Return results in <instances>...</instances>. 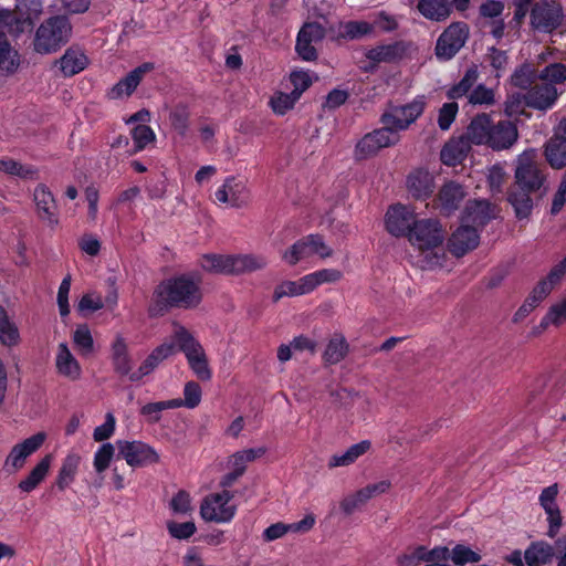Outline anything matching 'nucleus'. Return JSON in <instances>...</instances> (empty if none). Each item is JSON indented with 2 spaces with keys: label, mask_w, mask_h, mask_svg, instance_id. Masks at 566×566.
<instances>
[{
  "label": "nucleus",
  "mask_w": 566,
  "mask_h": 566,
  "mask_svg": "<svg viewBox=\"0 0 566 566\" xmlns=\"http://www.w3.org/2000/svg\"><path fill=\"white\" fill-rule=\"evenodd\" d=\"M201 301L200 280L189 274H181L164 280L156 286L148 311L150 315L156 316L170 307L195 308Z\"/></svg>",
  "instance_id": "f257e3e1"
},
{
  "label": "nucleus",
  "mask_w": 566,
  "mask_h": 566,
  "mask_svg": "<svg viewBox=\"0 0 566 566\" xmlns=\"http://www.w3.org/2000/svg\"><path fill=\"white\" fill-rule=\"evenodd\" d=\"M446 231L437 219H420L409 232L408 241L417 251V264L422 269H439L447 264L443 248Z\"/></svg>",
  "instance_id": "f03ea898"
},
{
  "label": "nucleus",
  "mask_w": 566,
  "mask_h": 566,
  "mask_svg": "<svg viewBox=\"0 0 566 566\" xmlns=\"http://www.w3.org/2000/svg\"><path fill=\"white\" fill-rule=\"evenodd\" d=\"M72 24L66 15L45 19L35 30L33 50L39 54H52L64 46L72 36Z\"/></svg>",
  "instance_id": "7ed1b4c3"
},
{
  "label": "nucleus",
  "mask_w": 566,
  "mask_h": 566,
  "mask_svg": "<svg viewBox=\"0 0 566 566\" xmlns=\"http://www.w3.org/2000/svg\"><path fill=\"white\" fill-rule=\"evenodd\" d=\"M25 31V21L18 19L10 10H0V71L14 74L21 65L19 51L8 41L6 33L19 36Z\"/></svg>",
  "instance_id": "20e7f679"
},
{
  "label": "nucleus",
  "mask_w": 566,
  "mask_h": 566,
  "mask_svg": "<svg viewBox=\"0 0 566 566\" xmlns=\"http://www.w3.org/2000/svg\"><path fill=\"white\" fill-rule=\"evenodd\" d=\"M343 277V273L333 268L321 269L308 273L296 281H283L277 284L273 292V300L294 297L310 294L323 284H333Z\"/></svg>",
  "instance_id": "39448f33"
},
{
  "label": "nucleus",
  "mask_w": 566,
  "mask_h": 566,
  "mask_svg": "<svg viewBox=\"0 0 566 566\" xmlns=\"http://www.w3.org/2000/svg\"><path fill=\"white\" fill-rule=\"evenodd\" d=\"M237 511L238 504L234 501V494L226 489L206 495L199 507L200 517L205 522L216 524L232 522Z\"/></svg>",
  "instance_id": "423d86ee"
},
{
  "label": "nucleus",
  "mask_w": 566,
  "mask_h": 566,
  "mask_svg": "<svg viewBox=\"0 0 566 566\" xmlns=\"http://www.w3.org/2000/svg\"><path fill=\"white\" fill-rule=\"evenodd\" d=\"M174 337L180 350L185 353L188 364L196 376L201 380H209L211 378V370L208 366L206 353L192 334L184 326L176 325Z\"/></svg>",
  "instance_id": "0eeeda50"
},
{
  "label": "nucleus",
  "mask_w": 566,
  "mask_h": 566,
  "mask_svg": "<svg viewBox=\"0 0 566 566\" xmlns=\"http://www.w3.org/2000/svg\"><path fill=\"white\" fill-rule=\"evenodd\" d=\"M426 98L423 95L415 97L406 105L389 107L380 117L381 124L398 134L406 130L423 113Z\"/></svg>",
  "instance_id": "6e6552de"
},
{
  "label": "nucleus",
  "mask_w": 566,
  "mask_h": 566,
  "mask_svg": "<svg viewBox=\"0 0 566 566\" xmlns=\"http://www.w3.org/2000/svg\"><path fill=\"white\" fill-rule=\"evenodd\" d=\"M400 142V136L385 126L365 134L355 145V160L375 157L382 148L391 147Z\"/></svg>",
  "instance_id": "1a4fd4ad"
},
{
  "label": "nucleus",
  "mask_w": 566,
  "mask_h": 566,
  "mask_svg": "<svg viewBox=\"0 0 566 566\" xmlns=\"http://www.w3.org/2000/svg\"><path fill=\"white\" fill-rule=\"evenodd\" d=\"M250 200L247 181L235 176H228L214 191V202L227 208H243Z\"/></svg>",
  "instance_id": "9d476101"
},
{
  "label": "nucleus",
  "mask_w": 566,
  "mask_h": 566,
  "mask_svg": "<svg viewBox=\"0 0 566 566\" xmlns=\"http://www.w3.org/2000/svg\"><path fill=\"white\" fill-rule=\"evenodd\" d=\"M536 157L535 149H527L517 157L515 180L523 191H536L543 186L544 176L537 166Z\"/></svg>",
  "instance_id": "9b49d317"
},
{
  "label": "nucleus",
  "mask_w": 566,
  "mask_h": 566,
  "mask_svg": "<svg viewBox=\"0 0 566 566\" xmlns=\"http://www.w3.org/2000/svg\"><path fill=\"white\" fill-rule=\"evenodd\" d=\"M118 457L132 468H140L159 462L158 452L149 444L139 440H117Z\"/></svg>",
  "instance_id": "f8f14e48"
},
{
  "label": "nucleus",
  "mask_w": 566,
  "mask_h": 566,
  "mask_svg": "<svg viewBox=\"0 0 566 566\" xmlns=\"http://www.w3.org/2000/svg\"><path fill=\"white\" fill-rule=\"evenodd\" d=\"M46 439L48 434L44 431H40L15 443L6 457L4 469L9 473H15L23 469L28 458L35 453Z\"/></svg>",
  "instance_id": "ddd939ff"
},
{
  "label": "nucleus",
  "mask_w": 566,
  "mask_h": 566,
  "mask_svg": "<svg viewBox=\"0 0 566 566\" xmlns=\"http://www.w3.org/2000/svg\"><path fill=\"white\" fill-rule=\"evenodd\" d=\"M468 35L469 29L465 23L450 24L437 41V56L442 60H450L464 45Z\"/></svg>",
  "instance_id": "4468645a"
},
{
  "label": "nucleus",
  "mask_w": 566,
  "mask_h": 566,
  "mask_svg": "<svg viewBox=\"0 0 566 566\" xmlns=\"http://www.w3.org/2000/svg\"><path fill=\"white\" fill-rule=\"evenodd\" d=\"M417 222L415 210L401 203L390 206L385 216L386 229L394 237L408 239L410 230Z\"/></svg>",
  "instance_id": "2eb2a0df"
},
{
  "label": "nucleus",
  "mask_w": 566,
  "mask_h": 566,
  "mask_svg": "<svg viewBox=\"0 0 566 566\" xmlns=\"http://www.w3.org/2000/svg\"><path fill=\"white\" fill-rule=\"evenodd\" d=\"M563 20V8L554 2L536 4L531 11V27L548 33L557 29Z\"/></svg>",
  "instance_id": "dca6fc26"
},
{
  "label": "nucleus",
  "mask_w": 566,
  "mask_h": 566,
  "mask_svg": "<svg viewBox=\"0 0 566 566\" xmlns=\"http://www.w3.org/2000/svg\"><path fill=\"white\" fill-rule=\"evenodd\" d=\"M154 70L153 63H143L142 65L132 70L125 77L120 78L107 92L111 99H125L128 98L140 84L144 76Z\"/></svg>",
  "instance_id": "f3484780"
},
{
  "label": "nucleus",
  "mask_w": 566,
  "mask_h": 566,
  "mask_svg": "<svg viewBox=\"0 0 566 566\" xmlns=\"http://www.w3.org/2000/svg\"><path fill=\"white\" fill-rule=\"evenodd\" d=\"M54 366L56 374L62 378L70 381H77L82 378V366L65 342L56 346Z\"/></svg>",
  "instance_id": "a211bd4d"
},
{
  "label": "nucleus",
  "mask_w": 566,
  "mask_h": 566,
  "mask_svg": "<svg viewBox=\"0 0 566 566\" xmlns=\"http://www.w3.org/2000/svg\"><path fill=\"white\" fill-rule=\"evenodd\" d=\"M450 549L447 546H436L431 549L426 546H417L409 553L398 557L399 566H416L421 563L447 562L449 559Z\"/></svg>",
  "instance_id": "6ab92c4d"
},
{
  "label": "nucleus",
  "mask_w": 566,
  "mask_h": 566,
  "mask_svg": "<svg viewBox=\"0 0 566 566\" xmlns=\"http://www.w3.org/2000/svg\"><path fill=\"white\" fill-rule=\"evenodd\" d=\"M82 461V455L74 449L63 457L55 478V485L60 491L69 489L75 482Z\"/></svg>",
  "instance_id": "aec40b11"
},
{
  "label": "nucleus",
  "mask_w": 566,
  "mask_h": 566,
  "mask_svg": "<svg viewBox=\"0 0 566 566\" xmlns=\"http://www.w3.org/2000/svg\"><path fill=\"white\" fill-rule=\"evenodd\" d=\"M479 239L480 237L475 228L462 223L448 241L449 251L454 256H462L478 247Z\"/></svg>",
  "instance_id": "412c9836"
},
{
  "label": "nucleus",
  "mask_w": 566,
  "mask_h": 566,
  "mask_svg": "<svg viewBox=\"0 0 566 566\" xmlns=\"http://www.w3.org/2000/svg\"><path fill=\"white\" fill-rule=\"evenodd\" d=\"M560 94L562 91H559L557 86L543 83L527 92L525 95V104L539 111H546L555 105Z\"/></svg>",
  "instance_id": "4be33fe9"
},
{
  "label": "nucleus",
  "mask_w": 566,
  "mask_h": 566,
  "mask_svg": "<svg viewBox=\"0 0 566 566\" xmlns=\"http://www.w3.org/2000/svg\"><path fill=\"white\" fill-rule=\"evenodd\" d=\"M33 200L40 219L49 226H56L59 223L56 203L48 187L38 185L34 189Z\"/></svg>",
  "instance_id": "5701e85b"
},
{
  "label": "nucleus",
  "mask_w": 566,
  "mask_h": 566,
  "mask_svg": "<svg viewBox=\"0 0 566 566\" xmlns=\"http://www.w3.org/2000/svg\"><path fill=\"white\" fill-rule=\"evenodd\" d=\"M53 457L51 454H46L41 458L35 465L29 471V473L22 478L18 483V489L22 493H31L39 485L45 481L46 476L50 473L52 465Z\"/></svg>",
  "instance_id": "b1692460"
},
{
  "label": "nucleus",
  "mask_w": 566,
  "mask_h": 566,
  "mask_svg": "<svg viewBox=\"0 0 566 566\" xmlns=\"http://www.w3.org/2000/svg\"><path fill=\"white\" fill-rule=\"evenodd\" d=\"M311 32L314 33L316 38H324L325 34L324 28L316 22L305 23L303 25L297 34L295 50L304 61H313L317 56L314 46L316 42L307 39V33Z\"/></svg>",
  "instance_id": "393cba45"
},
{
  "label": "nucleus",
  "mask_w": 566,
  "mask_h": 566,
  "mask_svg": "<svg viewBox=\"0 0 566 566\" xmlns=\"http://www.w3.org/2000/svg\"><path fill=\"white\" fill-rule=\"evenodd\" d=\"M406 186L413 198L424 200L433 192L434 179L428 170L417 169L409 174Z\"/></svg>",
  "instance_id": "a878e982"
},
{
  "label": "nucleus",
  "mask_w": 566,
  "mask_h": 566,
  "mask_svg": "<svg viewBox=\"0 0 566 566\" xmlns=\"http://www.w3.org/2000/svg\"><path fill=\"white\" fill-rule=\"evenodd\" d=\"M494 216V210L486 200L469 201L462 216V223L476 229L484 226Z\"/></svg>",
  "instance_id": "bb28decb"
},
{
  "label": "nucleus",
  "mask_w": 566,
  "mask_h": 566,
  "mask_svg": "<svg viewBox=\"0 0 566 566\" xmlns=\"http://www.w3.org/2000/svg\"><path fill=\"white\" fill-rule=\"evenodd\" d=\"M517 137L518 133L514 124L507 120L499 122L492 126L488 146L494 150L507 149L517 140Z\"/></svg>",
  "instance_id": "cd10ccee"
},
{
  "label": "nucleus",
  "mask_w": 566,
  "mask_h": 566,
  "mask_svg": "<svg viewBox=\"0 0 566 566\" xmlns=\"http://www.w3.org/2000/svg\"><path fill=\"white\" fill-rule=\"evenodd\" d=\"M371 449L369 440H361L349 446L346 450L334 453L327 462L329 469L349 467Z\"/></svg>",
  "instance_id": "c85d7f7f"
},
{
  "label": "nucleus",
  "mask_w": 566,
  "mask_h": 566,
  "mask_svg": "<svg viewBox=\"0 0 566 566\" xmlns=\"http://www.w3.org/2000/svg\"><path fill=\"white\" fill-rule=\"evenodd\" d=\"M555 549L546 541H535L524 552V559L528 566H545L552 563Z\"/></svg>",
  "instance_id": "c756f323"
},
{
  "label": "nucleus",
  "mask_w": 566,
  "mask_h": 566,
  "mask_svg": "<svg viewBox=\"0 0 566 566\" xmlns=\"http://www.w3.org/2000/svg\"><path fill=\"white\" fill-rule=\"evenodd\" d=\"M493 126L491 117L486 114L478 115L469 125L465 136L469 144L486 145L490 142V134Z\"/></svg>",
  "instance_id": "7c9ffc66"
},
{
  "label": "nucleus",
  "mask_w": 566,
  "mask_h": 566,
  "mask_svg": "<svg viewBox=\"0 0 566 566\" xmlns=\"http://www.w3.org/2000/svg\"><path fill=\"white\" fill-rule=\"evenodd\" d=\"M57 64L64 76H73L86 69L88 57L82 50L70 48L60 57Z\"/></svg>",
  "instance_id": "2f4dec72"
},
{
  "label": "nucleus",
  "mask_w": 566,
  "mask_h": 566,
  "mask_svg": "<svg viewBox=\"0 0 566 566\" xmlns=\"http://www.w3.org/2000/svg\"><path fill=\"white\" fill-rule=\"evenodd\" d=\"M470 151V144L464 137L450 139L441 149V161L447 166L461 164Z\"/></svg>",
  "instance_id": "473e14b6"
},
{
  "label": "nucleus",
  "mask_w": 566,
  "mask_h": 566,
  "mask_svg": "<svg viewBox=\"0 0 566 566\" xmlns=\"http://www.w3.org/2000/svg\"><path fill=\"white\" fill-rule=\"evenodd\" d=\"M564 324H566V293L548 307L534 334H539L551 326L559 327Z\"/></svg>",
  "instance_id": "72a5a7b5"
},
{
  "label": "nucleus",
  "mask_w": 566,
  "mask_h": 566,
  "mask_svg": "<svg viewBox=\"0 0 566 566\" xmlns=\"http://www.w3.org/2000/svg\"><path fill=\"white\" fill-rule=\"evenodd\" d=\"M266 265L268 259L262 254H232L233 275L259 271L264 269Z\"/></svg>",
  "instance_id": "f704fd0d"
},
{
  "label": "nucleus",
  "mask_w": 566,
  "mask_h": 566,
  "mask_svg": "<svg viewBox=\"0 0 566 566\" xmlns=\"http://www.w3.org/2000/svg\"><path fill=\"white\" fill-rule=\"evenodd\" d=\"M200 266L209 273L233 275L232 254H205L200 259Z\"/></svg>",
  "instance_id": "c9c22d12"
},
{
  "label": "nucleus",
  "mask_w": 566,
  "mask_h": 566,
  "mask_svg": "<svg viewBox=\"0 0 566 566\" xmlns=\"http://www.w3.org/2000/svg\"><path fill=\"white\" fill-rule=\"evenodd\" d=\"M406 48L402 43L378 45L366 53V57L374 63H388L403 56Z\"/></svg>",
  "instance_id": "e433bc0d"
},
{
  "label": "nucleus",
  "mask_w": 566,
  "mask_h": 566,
  "mask_svg": "<svg viewBox=\"0 0 566 566\" xmlns=\"http://www.w3.org/2000/svg\"><path fill=\"white\" fill-rule=\"evenodd\" d=\"M265 452L266 449L264 447L240 450L229 457L228 469L234 470L242 475L245 472L248 463L261 458Z\"/></svg>",
  "instance_id": "4c0bfd02"
},
{
  "label": "nucleus",
  "mask_w": 566,
  "mask_h": 566,
  "mask_svg": "<svg viewBox=\"0 0 566 566\" xmlns=\"http://www.w3.org/2000/svg\"><path fill=\"white\" fill-rule=\"evenodd\" d=\"M348 354V343L344 335L334 334L327 342L323 353L326 364L334 365L342 361Z\"/></svg>",
  "instance_id": "58836bf2"
},
{
  "label": "nucleus",
  "mask_w": 566,
  "mask_h": 566,
  "mask_svg": "<svg viewBox=\"0 0 566 566\" xmlns=\"http://www.w3.org/2000/svg\"><path fill=\"white\" fill-rule=\"evenodd\" d=\"M418 9L426 19L432 21L446 20L451 11L448 0H419Z\"/></svg>",
  "instance_id": "ea45409f"
},
{
  "label": "nucleus",
  "mask_w": 566,
  "mask_h": 566,
  "mask_svg": "<svg viewBox=\"0 0 566 566\" xmlns=\"http://www.w3.org/2000/svg\"><path fill=\"white\" fill-rule=\"evenodd\" d=\"M545 156L548 164L556 169L566 166V140L560 136L555 135L552 137L545 148Z\"/></svg>",
  "instance_id": "a19ab883"
},
{
  "label": "nucleus",
  "mask_w": 566,
  "mask_h": 566,
  "mask_svg": "<svg viewBox=\"0 0 566 566\" xmlns=\"http://www.w3.org/2000/svg\"><path fill=\"white\" fill-rule=\"evenodd\" d=\"M463 198L464 191L462 187L455 182H447L439 192L440 207L447 213L457 209Z\"/></svg>",
  "instance_id": "79ce46f5"
},
{
  "label": "nucleus",
  "mask_w": 566,
  "mask_h": 566,
  "mask_svg": "<svg viewBox=\"0 0 566 566\" xmlns=\"http://www.w3.org/2000/svg\"><path fill=\"white\" fill-rule=\"evenodd\" d=\"M72 342L82 356L92 355L95 350V343L90 327L81 324L72 333Z\"/></svg>",
  "instance_id": "37998d69"
},
{
  "label": "nucleus",
  "mask_w": 566,
  "mask_h": 566,
  "mask_svg": "<svg viewBox=\"0 0 566 566\" xmlns=\"http://www.w3.org/2000/svg\"><path fill=\"white\" fill-rule=\"evenodd\" d=\"M20 340V333L6 310L0 306V342L4 346H15Z\"/></svg>",
  "instance_id": "c03bdc74"
},
{
  "label": "nucleus",
  "mask_w": 566,
  "mask_h": 566,
  "mask_svg": "<svg viewBox=\"0 0 566 566\" xmlns=\"http://www.w3.org/2000/svg\"><path fill=\"white\" fill-rule=\"evenodd\" d=\"M374 25L367 21H348L342 22L337 29V35L344 39H358L369 34Z\"/></svg>",
  "instance_id": "a18cd8bd"
},
{
  "label": "nucleus",
  "mask_w": 566,
  "mask_h": 566,
  "mask_svg": "<svg viewBox=\"0 0 566 566\" xmlns=\"http://www.w3.org/2000/svg\"><path fill=\"white\" fill-rule=\"evenodd\" d=\"M43 9L42 0H17L15 10L11 11L18 19L25 21V28L32 19L38 18Z\"/></svg>",
  "instance_id": "49530a36"
},
{
  "label": "nucleus",
  "mask_w": 566,
  "mask_h": 566,
  "mask_svg": "<svg viewBox=\"0 0 566 566\" xmlns=\"http://www.w3.org/2000/svg\"><path fill=\"white\" fill-rule=\"evenodd\" d=\"M300 98L291 93L276 91L270 97L269 105L275 115L283 116L295 106Z\"/></svg>",
  "instance_id": "de8ad7c7"
},
{
  "label": "nucleus",
  "mask_w": 566,
  "mask_h": 566,
  "mask_svg": "<svg viewBox=\"0 0 566 566\" xmlns=\"http://www.w3.org/2000/svg\"><path fill=\"white\" fill-rule=\"evenodd\" d=\"M310 247L306 238H302L282 252V260L289 265H295L300 261L311 258Z\"/></svg>",
  "instance_id": "09e8293b"
},
{
  "label": "nucleus",
  "mask_w": 566,
  "mask_h": 566,
  "mask_svg": "<svg viewBox=\"0 0 566 566\" xmlns=\"http://www.w3.org/2000/svg\"><path fill=\"white\" fill-rule=\"evenodd\" d=\"M449 558L457 566L479 563L482 558L480 552L472 549L464 544L455 545L451 551Z\"/></svg>",
  "instance_id": "8fccbe9b"
},
{
  "label": "nucleus",
  "mask_w": 566,
  "mask_h": 566,
  "mask_svg": "<svg viewBox=\"0 0 566 566\" xmlns=\"http://www.w3.org/2000/svg\"><path fill=\"white\" fill-rule=\"evenodd\" d=\"M0 172L15 176L22 179H33L35 177L36 170L31 166H24L14 159L3 158L0 159Z\"/></svg>",
  "instance_id": "3c124183"
},
{
  "label": "nucleus",
  "mask_w": 566,
  "mask_h": 566,
  "mask_svg": "<svg viewBox=\"0 0 566 566\" xmlns=\"http://www.w3.org/2000/svg\"><path fill=\"white\" fill-rule=\"evenodd\" d=\"M115 455L114 444L106 442L97 448L93 455V468L97 474H103Z\"/></svg>",
  "instance_id": "603ef678"
},
{
  "label": "nucleus",
  "mask_w": 566,
  "mask_h": 566,
  "mask_svg": "<svg viewBox=\"0 0 566 566\" xmlns=\"http://www.w3.org/2000/svg\"><path fill=\"white\" fill-rule=\"evenodd\" d=\"M509 201L513 206L517 219L522 220L530 217L533 209V201L526 192H511Z\"/></svg>",
  "instance_id": "864d4df0"
},
{
  "label": "nucleus",
  "mask_w": 566,
  "mask_h": 566,
  "mask_svg": "<svg viewBox=\"0 0 566 566\" xmlns=\"http://www.w3.org/2000/svg\"><path fill=\"white\" fill-rule=\"evenodd\" d=\"M201 396L202 391L200 386L195 381H188L184 388V399L176 398L170 400L179 403L177 405V408L186 407L193 409L200 403Z\"/></svg>",
  "instance_id": "5fc2aeb1"
},
{
  "label": "nucleus",
  "mask_w": 566,
  "mask_h": 566,
  "mask_svg": "<svg viewBox=\"0 0 566 566\" xmlns=\"http://www.w3.org/2000/svg\"><path fill=\"white\" fill-rule=\"evenodd\" d=\"M169 509L178 516L191 515L193 506L190 494L184 490L178 491L169 501Z\"/></svg>",
  "instance_id": "6e6d98bb"
},
{
  "label": "nucleus",
  "mask_w": 566,
  "mask_h": 566,
  "mask_svg": "<svg viewBox=\"0 0 566 566\" xmlns=\"http://www.w3.org/2000/svg\"><path fill=\"white\" fill-rule=\"evenodd\" d=\"M369 491L364 488L357 490L356 492L345 496L340 502V509L346 514H352L356 510L364 506L371 497L369 496Z\"/></svg>",
  "instance_id": "4d7b16f0"
},
{
  "label": "nucleus",
  "mask_w": 566,
  "mask_h": 566,
  "mask_svg": "<svg viewBox=\"0 0 566 566\" xmlns=\"http://www.w3.org/2000/svg\"><path fill=\"white\" fill-rule=\"evenodd\" d=\"M539 78L544 84L555 86L563 84L566 81V66L560 63H552L541 72Z\"/></svg>",
  "instance_id": "13d9d810"
},
{
  "label": "nucleus",
  "mask_w": 566,
  "mask_h": 566,
  "mask_svg": "<svg viewBox=\"0 0 566 566\" xmlns=\"http://www.w3.org/2000/svg\"><path fill=\"white\" fill-rule=\"evenodd\" d=\"M104 308L103 297L95 291L85 293L78 301L76 310L86 315Z\"/></svg>",
  "instance_id": "bf43d9fd"
},
{
  "label": "nucleus",
  "mask_w": 566,
  "mask_h": 566,
  "mask_svg": "<svg viewBox=\"0 0 566 566\" xmlns=\"http://www.w3.org/2000/svg\"><path fill=\"white\" fill-rule=\"evenodd\" d=\"M177 405H179L176 401L165 400V401H157V402H149L145 405L140 413L147 418L149 422H157L160 419V415L164 410L167 409H176Z\"/></svg>",
  "instance_id": "052dcab7"
},
{
  "label": "nucleus",
  "mask_w": 566,
  "mask_h": 566,
  "mask_svg": "<svg viewBox=\"0 0 566 566\" xmlns=\"http://www.w3.org/2000/svg\"><path fill=\"white\" fill-rule=\"evenodd\" d=\"M313 78V75L308 71H292L290 73V82L293 85L292 93L301 98L302 94L312 85Z\"/></svg>",
  "instance_id": "680f3d73"
},
{
  "label": "nucleus",
  "mask_w": 566,
  "mask_h": 566,
  "mask_svg": "<svg viewBox=\"0 0 566 566\" xmlns=\"http://www.w3.org/2000/svg\"><path fill=\"white\" fill-rule=\"evenodd\" d=\"M167 531L172 538L184 541L190 538L197 531L196 524L192 521L178 523L175 521H167Z\"/></svg>",
  "instance_id": "e2e57ef3"
},
{
  "label": "nucleus",
  "mask_w": 566,
  "mask_h": 566,
  "mask_svg": "<svg viewBox=\"0 0 566 566\" xmlns=\"http://www.w3.org/2000/svg\"><path fill=\"white\" fill-rule=\"evenodd\" d=\"M478 80V70L476 69H470L467 71L463 78L460 81V83L452 88L449 90L448 96L450 98H459L463 95H465L469 90L472 87V85Z\"/></svg>",
  "instance_id": "0e129e2a"
},
{
  "label": "nucleus",
  "mask_w": 566,
  "mask_h": 566,
  "mask_svg": "<svg viewBox=\"0 0 566 566\" xmlns=\"http://www.w3.org/2000/svg\"><path fill=\"white\" fill-rule=\"evenodd\" d=\"M306 241L310 247L311 255H317L321 259H326L333 255V249L326 244L324 239L318 234L306 235Z\"/></svg>",
  "instance_id": "69168bd1"
},
{
  "label": "nucleus",
  "mask_w": 566,
  "mask_h": 566,
  "mask_svg": "<svg viewBox=\"0 0 566 566\" xmlns=\"http://www.w3.org/2000/svg\"><path fill=\"white\" fill-rule=\"evenodd\" d=\"M161 363L163 361L159 359L158 355H156L155 352H151L142 363L139 368L130 374L129 379L132 381L142 379L143 377L153 373Z\"/></svg>",
  "instance_id": "338daca9"
},
{
  "label": "nucleus",
  "mask_w": 566,
  "mask_h": 566,
  "mask_svg": "<svg viewBox=\"0 0 566 566\" xmlns=\"http://www.w3.org/2000/svg\"><path fill=\"white\" fill-rule=\"evenodd\" d=\"M132 136L137 150L144 149L148 144L153 143L156 138L154 130L147 125H137Z\"/></svg>",
  "instance_id": "774afa93"
}]
</instances>
